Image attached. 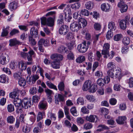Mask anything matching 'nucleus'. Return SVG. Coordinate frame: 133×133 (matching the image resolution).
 Returning <instances> with one entry per match:
<instances>
[{
  "label": "nucleus",
  "mask_w": 133,
  "mask_h": 133,
  "mask_svg": "<svg viewBox=\"0 0 133 133\" xmlns=\"http://www.w3.org/2000/svg\"><path fill=\"white\" fill-rule=\"evenodd\" d=\"M126 119V117L125 116L119 117L116 120L117 123L119 124H123L124 123Z\"/></svg>",
  "instance_id": "obj_23"
},
{
  "label": "nucleus",
  "mask_w": 133,
  "mask_h": 133,
  "mask_svg": "<svg viewBox=\"0 0 133 133\" xmlns=\"http://www.w3.org/2000/svg\"><path fill=\"white\" fill-rule=\"evenodd\" d=\"M88 49V46H86V42L84 41L82 43L79 44L77 46V49L78 51L83 53L85 52Z\"/></svg>",
  "instance_id": "obj_4"
},
{
  "label": "nucleus",
  "mask_w": 133,
  "mask_h": 133,
  "mask_svg": "<svg viewBox=\"0 0 133 133\" xmlns=\"http://www.w3.org/2000/svg\"><path fill=\"white\" fill-rule=\"evenodd\" d=\"M58 88V89L61 91H62L64 89V83L63 82H61L59 84Z\"/></svg>",
  "instance_id": "obj_58"
},
{
  "label": "nucleus",
  "mask_w": 133,
  "mask_h": 133,
  "mask_svg": "<svg viewBox=\"0 0 133 133\" xmlns=\"http://www.w3.org/2000/svg\"><path fill=\"white\" fill-rule=\"evenodd\" d=\"M55 101L56 104H58L59 102H63L64 101V96L60 94H58L55 96Z\"/></svg>",
  "instance_id": "obj_10"
},
{
  "label": "nucleus",
  "mask_w": 133,
  "mask_h": 133,
  "mask_svg": "<svg viewBox=\"0 0 133 133\" xmlns=\"http://www.w3.org/2000/svg\"><path fill=\"white\" fill-rule=\"evenodd\" d=\"M70 29L74 32H77L82 27L81 25H79V23L74 22L72 23L70 25Z\"/></svg>",
  "instance_id": "obj_7"
},
{
  "label": "nucleus",
  "mask_w": 133,
  "mask_h": 133,
  "mask_svg": "<svg viewBox=\"0 0 133 133\" xmlns=\"http://www.w3.org/2000/svg\"><path fill=\"white\" fill-rule=\"evenodd\" d=\"M18 84L21 86L24 87L26 84L25 80L23 78H21L18 80Z\"/></svg>",
  "instance_id": "obj_34"
},
{
  "label": "nucleus",
  "mask_w": 133,
  "mask_h": 133,
  "mask_svg": "<svg viewBox=\"0 0 133 133\" xmlns=\"http://www.w3.org/2000/svg\"><path fill=\"white\" fill-rule=\"evenodd\" d=\"M67 58L69 60H73L74 58V56L73 53L70 51L67 56Z\"/></svg>",
  "instance_id": "obj_60"
},
{
  "label": "nucleus",
  "mask_w": 133,
  "mask_h": 133,
  "mask_svg": "<svg viewBox=\"0 0 133 133\" xmlns=\"http://www.w3.org/2000/svg\"><path fill=\"white\" fill-rule=\"evenodd\" d=\"M98 128L97 129L96 131L97 132H101L105 130H108L110 129L109 128L104 124H101L99 125Z\"/></svg>",
  "instance_id": "obj_24"
},
{
  "label": "nucleus",
  "mask_w": 133,
  "mask_h": 133,
  "mask_svg": "<svg viewBox=\"0 0 133 133\" xmlns=\"http://www.w3.org/2000/svg\"><path fill=\"white\" fill-rule=\"evenodd\" d=\"M58 51L61 53H66L68 52V50L67 48L64 46L61 45L59 46L58 49Z\"/></svg>",
  "instance_id": "obj_18"
},
{
  "label": "nucleus",
  "mask_w": 133,
  "mask_h": 133,
  "mask_svg": "<svg viewBox=\"0 0 133 133\" xmlns=\"http://www.w3.org/2000/svg\"><path fill=\"white\" fill-rule=\"evenodd\" d=\"M114 71V70L113 69H109L107 72V74L108 76L110 77L111 78H116L118 77V75H119L117 74H115V75H114L113 73Z\"/></svg>",
  "instance_id": "obj_17"
},
{
  "label": "nucleus",
  "mask_w": 133,
  "mask_h": 133,
  "mask_svg": "<svg viewBox=\"0 0 133 133\" xmlns=\"http://www.w3.org/2000/svg\"><path fill=\"white\" fill-rule=\"evenodd\" d=\"M31 36L34 38H36L38 37V31L37 29L35 27H32L31 28L30 31Z\"/></svg>",
  "instance_id": "obj_15"
},
{
  "label": "nucleus",
  "mask_w": 133,
  "mask_h": 133,
  "mask_svg": "<svg viewBox=\"0 0 133 133\" xmlns=\"http://www.w3.org/2000/svg\"><path fill=\"white\" fill-rule=\"evenodd\" d=\"M94 28L96 30H99L101 28V25L97 23H95L94 25Z\"/></svg>",
  "instance_id": "obj_61"
},
{
  "label": "nucleus",
  "mask_w": 133,
  "mask_h": 133,
  "mask_svg": "<svg viewBox=\"0 0 133 133\" xmlns=\"http://www.w3.org/2000/svg\"><path fill=\"white\" fill-rule=\"evenodd\" d=\"M109 53V50H105L103 49L102 50V54L103 55H104V57L105 58H107V56Z\"/></svg>",
  "instance_id": "obj_55"
},
{
  "label": "nucleus",
  "mask_w": 133,
  "mask_h": 133,
  "mask_svg": "<svg viewBox=\"0 0 133 133\" xmlns=\"http://www.w3.org/2000/svg\"><path fill=\"white\" fill-rule=\"evenodd\" d=\"M93 3L91 1H89L87 2L85 5L86 8L88 10H90L92 8Z\"/></svg>",
  "instance_id": "obj_35"
},
{
  "label": "nucleus",
  "mask_w": 133,
  "mask_h": 133,
  "mask_svg": "<svg viewBox=\"0 0 133 133\" xmlns=\"http://www.w3.org/2000/svg\"><path fill=\"white\" fill-rule=\"evenodd\" d=\"M18 93L17 91H14L10 94V97L11 98H14V99L18 98Z\"/></svg>",
  "instance_id": "obj_30"
},
{
  "label": "nucleus",
  "mask_w": 133,
  "mask_h": 133,
  "mask_svg": "<svg viewBox=\"0 0 133 133\" xmlns=\"http://www.w3.org/2000/svg\"><path fill=\"white\" fill-rule=\"evenodd\" d=\"M85 97L87 99L89 100L90 102H94L95 100V97L92 95H87Z\"/></svg>",
  "instance_id": "obj_42"
},
{
  "label": "nucleus",
  "mask_w": 133,
  "mask_h": 133,
  "mask_svg": "<svg viewBox=\"0 0 133 133\" xmlns=\"http://www.w3.org/2000/svg\"><path fill=\"white\" fill-rule=\"evenodd\" d=\"M107 67L109 69H112L114 70L115 67V63L113 62H110L107 65Z\"/></svg>",
  "instance_id": "obj_44"
},
{
  "label": "nucleus",
  "mask_w": 133,
  "mask_h": 133,
  "mask_svg": "<svg viewBox=\"0 0 133 133\" xmlns=\"http://www.w3.org/2000/svg\"><path fill=\"white\" fill-rule=\"evenodd\" d=\"M112 31L109 30L107 32L106 34V38L108 39H110L113 36Z\"/></svg>",
  "instance_id": "obj_53"
},
{
  "label": "nucleus",
  "mask_w": 133,
  "mask_h": 133,
  "mask_svg": "<svg viewBox=\"0 0 133 133\" xmlns=\"http://www.w3.org/2000/svg\"><path fill=\"white\" fill-rule=\"evenodd\" d=\"M45 116V113L44 111L39 112H38L37 116V121L38 122L43 119V116Z\"/></svg>",
  "instance_id": "obj_28"
},
{
  "label": "nucleus",
  "mask_w": 133,
  "mask_h": 133,
  "mask_svg": "<svg viewBox=\"0 0 133 133\" xmlns=\"http://www.w3.org/2000/svg\"><path fill=\"white\" fill-rule=\"evenodd\" d=\"M96 119V122H97V120L98 119L96 116L94 115H91L89 116H87L86 117V120L91 122H95V120Z\"/></svg>",
  "instance_id": "obj_14"
},
{
  "label": "nucleus",
  "mask_w": 133,
  "mask_h": 133,
  "mask_svg": "<svg viewBox=\"0 0 133 133\" xmlns=\"http://www.w3.org/2000/svg\"><path fill=\"white\" fill-rule=\"evenodd\" d=\"M80 14H81L85 16H88L89 14V12L88 10L85 9H83L81 11Z\"/></svg>",
  "instance_id": "obj_51"
},
{
  "label": "nucleus",
  "mask_w": 133,
  "mask_h": 133,
  "mask_svg": "<svg viewBox=\"0 0 133 133\" xmlns=\"http://www.w3.org/2000/svg\"><path fill=\"white\" fill-rule=\"evenodd\" d=\"M92 82L90 80L86 81L83 85L82 90L84 91L89 90L91 86Z\"/></svg>",
  "instance_id": "obj_9"
},
{
  "label": "nucleus",
  "mask_w": 133,
  "mask_h": 133,
  "mask_svg": "<svg viewBox=\"0 0 133 133\" xmlns=\"http://www.w3.org/2000/svg\"><path fill=\"white\" fill-rule=\"evenodd\" d=\"M37 67L38 68V69L37 71H36L37 74L38 73H40V75L43 78H44V76L43 75V73L44 72L43 69L39 65Z\"/></svg>",
  "instance_id": "obj_46"
},
{
  "label": "nucleus",
  "mask_w": 133,
  "mask_h": 133,
  "mask_svg": "<svg viewBox=\"0 0 133 133\" xmlns=\"http://www.w3.org/2000/svg\"><path fill=\"white\" fill-rule=\"evenodd\" d=\"M37 90L36 87H33L31 88L30 90V92L31 94L33 95L37 92Z\"/></svg>",
  "instance_id": "obj_64"
},
{
  "label": "nucleus",
  "mask_w": 133,
  "mask_h": 133,
  "mask_svg": "<svg viewBox=\"0 0 133 133\" xmlns=\"http://www.w3.org/2000/svg\"><path fill=\"white\" fill-rule=\"evenodd\" d=\"M9 45L10 46H14L17 45L21 44V43L16 38L11 39L9 41Z\"/></svg>",
  "instance_id": "obj_11"
},
{
  "label": "nucleus",
  "mask_w": 133,
  "mask_h": 133,
  "mask_svg": "<svg viewBox=\"0 0 133 133\" xmlns=\"http://www.w3.org/2000/svg\"><path fill=\"white\" fill-rule=\"evenodd\" d=\"M108 27V28L110 29V30L113 31L115 30V24L114 22H111L109 23Z\"/></svg>",
  "instance_id": "obj_31"
},
{
  "label": "nucleus",
  "mask_w": 133,
  "mask_h": 133,
  "mask_svg": "<svg viewBox=\"0 0 133 133\" xmlns=\"http://www.w3.org/2000/svg\"><path fill=\"white\" fill-rule=\"evenodd\" d=\"M45 92L47 96H51V95L53 93L52 91L48 88H47L45 89Z\"/></svg>",
  "instance_id": "obj_52"
},
{
  "label": "nucleus",
  "mask_w": 133,
  "mask_h": 133,
  "mask_svg": "<svg viewBox=\"0 0 133 133\" xmlns=\"http://www.w3.org/2000/svg\"><path fill=\"white\" fill-rule=\"evenodd\" d=\"M7 110L9 112H11L14 111V108L13 105L10 104L8 105Z\"/></svg>",
  "instance_id": "obj_47"
},
{
  "label": "nucleus",
  "mask_w": 133,
  "mask_h": 133,
  "mask_svg": "<svg viewBox=\"0 0 133 133\" xmlns=\"http://www.w3.org/2000/svg\"><path fill=\"white\" fill-rule=\"evenodd\" d=\"M69 11H71L70 9H69L68 10V15H67L66 13L65 14L64 19L66 21L68 22H70V20L72 18V17L70 15V13H68Z\"/></svg>",
  "instance_id": "obj_29"
},
{
  "label": "nucleus",
  "mask_w": 133,
  "mask_h": 133,
  "mask_svg": "<svg viewBox=\"0 0 133 133\" xmlns=\"http://www.w3.org/2000/svg\"><path fill=\"white\" fill-rule=\"evenodd\" d=\"M39 78V77L38 75H36L31 76L30 77L27 76L26 77V80L27 83L29 84H34Z\"/></svg>",
  "instance_id": "obj_5"
},
{
  "label": "nucleus",
  "mask_w": 133,
  "mask_h": 133,
  "mask_svg": "<svg viewBox=\"0 0 133 133\" xmlns=\"http://www.w3.org/2000/svg\"><path fill=\"white\" fill-rule=\"evenodd\" d=\"M124 21L123 20H121L120 21L119 23V25L121 29H125L127 27V25H128L127 24H126L124 23Z\"/></svg>",
  "instance_id": "obj_40"
},
{
  "label": "nucleus",
  "mask_w": 133,
  "mask_h": 133,
  "mask_svg": "<svg viewBox=\"0 0 133 133\" xmlns=\"http://www.w3.org/2000/svg\"><path fill=\"white\" fill-rule=\"evenodd\" d=\"M18 4L15 2L11 3L9 5V8L11 11L16 9L17 7Z\"/></svg>",
  "instance_id": "obj_25"
},
{
  "label": "nucleus",
  "mask_w": 133,
  "mask_h": 133,
  "mask_svg": "<svg viewBox=\"0 0 133 133\" xmlns=\"http://www.w3.org/2000/svg\"><path fill=\"white\" fill-rule=\"evenodd\" d=\"M63 15L62 14H60L59 17V19L57 20V23L58 25H60L62 24L63 22Z\"/></svg>",
  "instance_id": "obj_37"
},
{
  "label": "nucleus",
  "mask_w": 133,
  "mask_h": 133,
  "mask_svg": "<svg viewBox=\"0 0 133 133\" xmlns=\"http://www.w3.org/2000/svg\"><path fill=\"white\" fill-rule=\"evenodd\" d=\"M85 58L84 56H81L78 57L76 59V61L77 63H81L85 60Z\"/></svg>",
  "instance_id": "obj_39"
},
{
  "label": "nucleus",
  "mask_w": 133,
  "mask_h": 133,
  "mask_svg": "<svg viewBox=\"0 0 133 133\" xmlns=\"http://www.w3.org/2000/svg\"><path fill=\"white\" fill-rule=\"evenodd\" d=\"M130 42L129 38L128 37H124L123 40V42L125 45H128L129 44Z\"/></svg>",
  "instance_id": "obj_50"
},
{
  "label": "nucleus",
  "mask_w": 133,
  "mask_h": 133,
  "mask_svg": "<svg viewBox=\"0 0 133 133\" xmlns=\"http://www.w3.org/2000/svg\"><path fill=\"white\" fill-rule=\"evenodd\" d=\"M79 24H82V26L83 28L85 26L87 25V22L86 20L82 18V17L78 21Z\"/></svg>",
  "instance_id": "obj_36"
},
{
  "label": "nucleus",
  "mask_w": 133,
  "mask_h": 133,
  "mask_svg": "<svg viewBox=\"0 0 133 133\" xmlns=\"http://www.w3.org/2000/svg\"><path fill=\"white\" fill-rule=\"evenodd\" d=\"M121 3H118V6L121 8L120 10L122 13L127 11L128 9L127 6L125 3L121 4Z\"/></svg>",
  "instance_id": "obj_19"
},
{
  "label": "nucleus",
  "mask_w": 133,
  "mask_h": 133,
  "mask_svg": "<svg viewBox=\"0 0 133 133\" xmlns=\"http://www.w3.org/2000/svg\"><path fill=\"white\" fill-rule=\"evenodd\" d=\"M14 105L16 107H19L22 105V101L19 98H15L13 101Z\"/></svg>",
  "instance_id": "obj_20"
},
{
  "label": "nucleus",
  "mask_w": 133,
  "mask_h": 133,
  "mask_svg": "<svg viewBox=\"0 0 133 133\" xmlns=\"http://www.w3.org/2000/svg\"><path fill=\"white\" fill-rule=\"evenodd\" d=\"M97 84L101 87L105 85L106 83V79L102 78H98L97 81Z\"/></svg>",
  "instance_id": "obj_22"
},
{
  "label": "nucleus",
  "mask_w": 133,
  "mask_h": 133,
  "mask_svg": "<svg viewBox=\"0 0 133 133\" xmlns=\"http://www.w3.org/2000/svg\"><path fill=\"white\" fill-rule=\"evenodd\" d=\"M33 37H34L31 36L30 35H29L28 37L29 43L31 46L35 45L36 43V42L35 39Z\"/></svg>",
  "instance_id": "obj_27"
},
{
  "label": "nucleus",
  "mask_w": 133,
  "mask_h": 133,
  "mask_svg": "<svg viewBox=\"0 0 133 133\" xmlns=\"http://www.w3.org/2000/svg\"><path fill=\"white\" fill-rule=\"evenodd\" d=\"M46 83V85L49 88L54 89L56 90H57L56 86L54 85L50 81H47Z\"/></svg>",
  "instance_id": "obj_33"
},
{
  "label": "nucleus",
  "mask_w": 133,
  "mask_h": 133,
  "mask_svg": "<svg viewBox=\"0 0 133 133\" xmlns=\"http://www.w3.org/2000/svg\"><path fill=\"white\" fill-rule=\"evenodd\" d=\"M8 56L5 54L2 53L0 56V63L3 65L6 64L9 61Z\"/></svg>",
  "instance_id": "obj_6"
},
{
  "label": "nucleus",
  "mask_w": 133,
  "mask_h": 133,
  "mask_svg": "<svg viewBox=\"0 0 133 133\" xmlns=\"http://www.w3.org/2000/svg\"><path fill=\"white\" fill-rule=\"evenodd\" d=\"M91 88L88 90L89 92L91 93H94L95 92L97 89V85L95 84H92L91 86Z\"/></svg>",
  "instance_id": "obj_32"
},
{
  "label": "nucleus",
  "mask_w": 133,
  "mask_h": 133,
  "mask_svg": "<svg viewBox=\"0 0 133 133\" xmlns=\"http://www.w3.org/2000/svg\"><path fill=\"white\" fill-rule=\"evenodd\" d=\"M49 41L47 40H45L43 38L40 39L37 43L39 50L41 52H44V49L43 48V44L44 46H47L49 45Z\"/></svg>",
  "instance_id": "obj_2"
},
{
  "label": "nucleus",
  "mask_w": 133,
  "mask_h": 133,
  "mask_svg": "<svg viewBox=\"0 0 133 133\" xmlns=\"http://www.w3.org/2000/svg\"><path fill=\"white\" fill-rule=\"evenodd\" d=\"M15 121V118L12 116H10L8 117L7 121L8 123H12Z\"/></svg>",
  "instance_id": "obj_56"
},
{
  "label": "nucleus",
  "mask_w": 133,
  "mask_h": 133,
  "mask_svg": "<svg viewBox=\"0 0 133 133\" xmlns=\"http://www.w3.org/2000/svg\"><path fill=\"white\" fill-rule=\"evenodd\" d=\"M21 72H16L14 74V77L16 79H18V80L21 77Z\"/></svg>",
  "instance_id": "obj_43"
},
{
  "label": "nucleus",
  "mask_w": 133,
  "mask_h": 133,
  "mask_svg": "<svg viewBox=\"0 0 133 133\" xmlns=\"http://www.w3.org/2000/svg\"><path fill=\"white\" fill-rule=\"evenodd\" d=\"M92 127V125L91 123H88L85 124L83 126V128L86 130L89 129H91Z\"/></svg>",
  "instance_id": "obj_49"
},
{
  "label": "nucleus",
  "mask_w": 133,
  "mask_h": 133,
  "mask_svg": "<svg viewBox=\"0 0 133 133\" xmlns=\"http://www.w3.org/2000/svg\"><path fill=\"white\" fill-rule=\"evenodd\" d=\"M9 27L7 26L6 28L3 29L1 33V36L2 37H5L8 34V30H9Z\"/></svg>",
  "instance_id": "obj_26"
},
{
  "label": "nucleus",
  "mask_w": 133,
  "mask_h": 133,
  "mask_svg": "<svg viewBox=\"0 0 133 133\" xmlns=\"http://www.w3.org/2000/svg\"><path fill=\"white\" fill-rule=\"evenodd\" d=\"M71 114L74 116H77V111L76 107H72L70 109Z\"/></svg>",
  "instance_id": "obj_48"
},
{
  "label": "nucleus",
  "mask_w": 133,
  "mask_h": 133,
  "mask_svg": "<svg viewBox=\"0 0 133 133\" xmlns=\"http://www.w3.org/2000/svg\"><path fill=\"white\" fill-rule=\"evenodd\" d=\"M110 7L109 4L104 3L102 4L101 5V10L104 11H108L110 9Z\"/></svg>",
  "instance_id": "obj_16"
},
{
  "label": "nucleus",
  "mask_w": 133,
  "mask_h": 133,
  "mask_svg": "<svg viewBox=\"0 0 133 133\" xmlns=\"http://www.w3.org/2000/svg\"><path fill=\"white\" fill-rule=\"evenodd\" d=\"M51 65L53 68L59 69L60 68V62L57 60L54 61L51 63Z\"/></svg>",
  "instance_id": "obj_21"
},
{
  "label": "nucleus",
  "mask_w": 133,
  "mask_h": 133,
  "mask_svg": "<svg viewBox=\"0 0 133 133\" xmlns=\"http://www.w3.org/2000/svg\"><path fill=\"white\" fill-rule=\"evenodd\" d=\"M7 76L4 74H3L0 76V82L3 83H5L6 81Z\"/></svg>",
  "instance_id": "obj_38"
},
{
  "label": "nucleus",
  "mask_w": 133,
  "mask_h": 133,
  "mask_svg": "<svg viewBox=\"0 0 133 133\" xmlns=\"http://www.w3.org/2000/svg\"><path fill=\"white\" fill-rule=\"evenodd\" d=\"M18 66L19 69L21 71L26 69L27 68L26 63L24 61H21L18 63Z\"/></svg>",
  "instance_id": "obj_13"
},
{
  "label": "nucleus",
  "mask_w": 133,
  "mask_h": 133,
  "mask_svg": "<svg viewBox=\"0 0 133 133\" xmlns=\"http://www.w3.org/2000/svg\"><path fill=\"white\" fill-rule=\"evenodd\" d=\"M68 26L66 25H62L59 29V33L61 35H65L69 32Z\"/></svg>",
  "instance_id": "obj_8"
},
{
  "label": "nucleus",
  "mask_w": 133,
  "mask_h": 133,
  "mask_svg": "<svg viewBox=\"0 0 133 133\" xmlns=\"http://www.w3.org/2000/svg\"><path fill=\"white\" fill-rule=\"evenodd\" d=\"M41 19V24L43 25L46 24L49 26L52 27L54 25V20L52 17H49L46 19L45 17H42Z\"/></svg>",
  "instance_id": "obj_1"
},
{
  "label": "nucleus",
  "mask_w": 133,
  "mask_h": 133,
  "mask_svg": "<svg viewBox=\"0 0 133 133\" xmlns=\"http://www.w3.org/2000/svg\"><path fill=\"white\" fill-rule=\"evenodd\" d=\"M101 111L102 114L106 115L109 113L108 110L106 108H102L101 109Z\"/></svg>",
  "instance_id": "obj_57"
},
{
  "label": "nucleus",
  "mask_w": 133,
  "mask_h": 133,
  "mask_svg": "<svg viewBox=\"0 0 133 133\" xmlns=\"http://www.w3.org/2000/svg\"><path fill=\"white\" fill-rule=\"evenodd\" d=\"M47 107V103L44 101H42L40 102L38 104V107L40 110H45Z\"/></svg>",
  "instance_id": "obj_12"
},
{
  "label": "nucleus",
  "mask_w": 133,
  "mask_h": 133,
  "mask_svg": "<svg viewBox=\"0 0 133 133\" xmlns=\"http://www.w3.org/2000/svg\"><path fill=\"white\" fill-rule=\"evenodd\" d=\"M78 12H76L74 13L73 15V17L74 18L76 19H77L78 21L82 18L81 15L79 14Z\"/></svg>",
  "instance_id": "obj_41"
},
{
  "label": "nucleus",
  "mask_w": 133,
  "mask_h": 133,
  "mask_svg": "<svg viewBox=\"0 0 133 133\" xmlns=\"http://www.w3.org/2000/svg\"><path fill=\"white\" fill-rule=\"evenodd\" d=\"M32 101L31 98H25L22 100V107L25 109L30 108L32 105Z\"/></svg>",
  "instance_id": "obj_3"
},
{
  "label": "nucleus",
  "mask_w": 133,
  "mask_h": 133,
  "mask_svg": "<svg viewBox=\"0 0 133 133\" xmlns=\"http://www.w3.org/2000/svg\"><path fill=\"white\" fill-rule=\"evenodd\" d=\"M66 36V39L71 40L72 38H73V36L72 32H68Z\"/></svg>",
  "instance_id": "obj_62"
},
{
  "label": "nucleus",
  "mask_w": 133,
  "mask_h": 133,
  "mask_svg": "<svg viewBox=\"0 0 133 133\" xmlns=\"http://www.w3.org/2000/svg\"><path fill=\"white\" fill-rule=\"evenodd\" d=\"M2 71L8 75L11 74V72L10 70L7 68H3L2 69Z\"/></svg>",
  "instance_id": "obj_63"
},
{
  "label": "nucleus",
  "mask_w": 133,
  "mask_h": 133,
  "mask_svg": "<svg viewBox=\"0 0 133 133\" xmlns=\"http://www.w3.org/2000/svg\"><path fill=\"white\" fill-rule=\"evenodd\" d=\"M77 103L78 104L83 105L84 103V100L83 98L80 97L77 100Z\"/></svg>",
  "instance_id": "obj_45"
},
{
  "label": "nucleus",
  "mask_w": 133,
  "mask_h": 133,
  "mask_svg": "<svg viewBox=\"0 0 133 133\" xmlns=\"http://www.w3.org/2000/svg\"><path fill=\"white\" fill-rule=\"evenodd\" d=\"M80 4L79 3H76L72 4L71 5V8L75 9L79 8L80 6Z\"/></svg>",
  "instance_id": "obj_59"
},
{
  "label": "nucleus",
  "mask_w": 133,
  "mask_h": 133,
  "mask_svg": "<svg viewBox=\"0 0 133 133\" xmlns=\"http://www.w3.org/2000/svg\"><path fill=\"white\" fill-rule=\"evenodd\" d=\"M122 37V35L121 34H117L115 35L114 37V39L116 41H119Z\"/></svg>",
  "instance_id": "obj_54"
}]
</instances>
